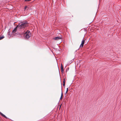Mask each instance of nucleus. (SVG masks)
<instances>
[{
    "label": "nucleus",
    "mask_w": 121,
    "mask_h": 121,
    "mask_svg": "<svg viewBox=\"0 0 121 121\" xmlns=\"http://www.w3.org/2000/svg\"><path fill=\"white\" fill-rule=\"evenodd\" d=\"M18 31L20 32L21 34H23L25 30V27L28 26V23L27 21H25L20 22L19 23L17 26Z\"/></svg>",
    "instance_id": "obj_1"
},
{
    "label": "nucleus",
    "mask_w": 121,
    "mask_h": 121,
    "mask_svg": "<svg viewBox=\"0 0 121 121\" xmlns=\"http://www.w3.org/2000/svg\"><path fill=\"white\" fill-rule=\"evenodd\" d=\"M61 96L63 97V93L62 92V88H61Z\"/></svg>",
    "instance_id": "obj_9"
},
{
    "label": "nucleus",
    "mask_w": 121,
    "mask_h": 121,
    "mask_svg": "<svg viewBox=\"0 0 121 121\" xmlns=\"http://www.w3.org/2000/svg\"><path fill=\"white\" fill-rule=\"evenodd\" d=\"M63 83H65V78L64 79V80L63 82Z\"/></svg>",
    "instance_id": "obj_11"
},
{
    "label": "nucleus",
    "mask_w": 121,
    "mask_h": 121,
    "mask_svg": "<svg viewBox=\"0 0 121 121\" xmlns=\"http://www.w3.org/2000/svg\"><path fill=\"white\" fill-rule=\"evenodd\" d=\"M31 34L30 31L27 30L24 34V37L25 38L29 39L31 36Z\"/></svg>",
    "instance_id": "obj_2"
},
{
    "label": "nucleus",
    "mask_w": 121,
    "mask_h": 121,
    "mask_svg": "<svg viewBox=\"0 0 121 121\" xmlns=\"http://www.w3.org/2000/svg\"><path fill=\"white\" fill-rule=\"evenodd\" d=\"M4 37V36H0V40L2 39H3Z\"/></svg>",
    "instance_id": "obj_8"
},
{
    "label": "nucleus",
    "mask_w": 121,
    "mask_h": 121,
    "mask_svg": "<svg viewBox=\"0 0 121 121\" xmlns=\"http://www.w3.org/2000/svg\"><path fill=\"white\" fill-rule=\"evenodd\" d=\"M61 72L63 73L64 71V69L63 67V65L62 64H61Z\"/></svg>",
    "instance_id": "obj_6"
},
{
    "label": "nucleus",
    "mask_w": 121,
    "mask_h": 121,
    "mask_svg": "<svg viewBox=\"0 0 121 121\" xmlns=\"http://www.w3.org/2000/svg\"><path fill=\"white\" fill-rule=\"evenodd\" d=\"M2 113L1 112H0V114L1 115V113Z\"/></svg>",
    "instance_id": "obj_17"
},
{
    "label": "nucleus",
    "mask_w": 121,
    "mask_h": 121,
    "mask_svg": "<svg viewBox=\"0 0 121 121\" xmlns=\"http://www.w3.org/2000/svg\"><path fill=\"white\" fill-rule=\"evenodd\" d=\"M17 31H18V28L17 26L12 31V33H15Z\"/></svg>",
    "instance_id": "obj_4"
},
{
    "label": "nucleus",
    "mask_w": 121,
    "mask_h": 121,
    "mask_svg": "<svg viewBox=\"0 0 121 121\" xmlns=\"http://www.w3.org/2000/svg\"><path fill=\"white\" fill-rule=\"evenodd\" d=\"M67 71V70H66V71Z\"/></svg>",
    "instance_id": "obj_21"
},
{
    "label": "nucleus",
    "mask_w": 121,
    "mask_h": 121,
    "mask_svg": "<svg viewBox=\"0 0 121 121\" xmlns=\"http://www.w3.org/2000/svg\"><path fill=\"white\" fill-rule=\"evenodd\" d=\"M8 34H9V33H8Z\"/></svg>",
    "instance_id": "obj_19"
},
{
    "label": "nucleus",
    "mask_w": 121,
    "mask_h": 121,
    "mask_svg": "<svg viewBox=\"0 0 121 121\" xmlns=\"http://www.w3.org/2000/svg\"><path fill=\"white\" fill-rule=\"evenodd\" d=\"M61 106V105L60 106V107Z\"/></svg>",
    "instance_id": "obj_18"
},
{
    "label": "nucleus",
    "mask_w": 121,
    "mask_h": 121,
    "mask_svg": "<svg viewBox=\"0 0 121 121\" xmlns=\"http://www.w3.org/2000/svg\"><path fill=\"white\" fill-rule=\"evenodd\" d=\"M67 71V70H66V71Z\"/></svg>",
    "instance_id": "obj_20"
},
{
    "label": "nucleus",
    "mask_w": 121,
    "mask_h": 121,
    "mask_svg": "<svg viewBox=\"0 0 121 121\" xmlns=\"http://www.w3.org/2000/svg\"><path fill=\"white\" fill-rule=\"evenodd\" d=\"M10 30H8V32H9H9H10Z\"/></svg>",
    "instance_id": "obj_16"
},
{
    "label": "nucleus",
    "mask_w": 121,
    "mask_h": 121,
    "mask_svg": "<svg viewBox=\"0 0 121 121\" xmlns=\"http://www.w3.org/2000/svg\"><path fill=\"white\" fill-rule=\"evenodd\" d=\"M1 114L0 115L1 116H3V117H4L5 118H7V117L4 115V114L2 113H1Z\"/></svg>",
    "instance_id": "obj_7"
},
{
    "label": "nucleus",
    "mask_w": 121,
    "mask_h": 121,
    "mask_svg": "<svg viewBox=\"0 0 121 121\" xmlns=\"http://www.w3.org/2000/svg\"><path fill=\"white\" fill-rule=\"evenodd\" d=\"M63 97L61 96L60 98V99H62Z\"/></svg>",
    "instance_id": "obj_14"
},
{
    "label": "nucleus",
    "mask_w": 121,
    "mask_h": 121,
    "mask_svg": "<svg viewBox=\"0 0 121 121\" xmlns=\"http://www.w3.org/2000/svg\"><path fill=\"white\" fill-rule=\"evenodd\" d=\"M31 0H25V1H31Z\"/></svg>",
    "instance_id": "obj_12"
},
{
    "label": "nucleus",
    "mask_w": 121,
    "mask_h": 121,
    "mask_svg": "<svg viewBox=\"0 0 121 121\" xmlns=\"http://www.w3.org/2000/svg\"><path fill=\"white\" fill-rule=\"evenodd\" d=\"M68 88H67V90H66V93H65V94H66V93L68 92Z\"/></svg>",
    "instance_id": "obj_13"
},
{
    "label": "nucleus",
    "mask_w": 121,
    "mask_h": 121,
    "mask_svg": "<svg viewBox=\"0 0 121 121\" xmlns=\"http://www.w3.org/2000/svg\"><path fill=\"white\" fill-rule=\"evenodd\" d=\"M62 38V37H54L53 38V39L55 40H57L58 39H60Z\"/></svg>",
    "instance_id": "obj_5"
},
{
    "label": "nucleus",
    "mask_w": 121,
    "mask_h": 121,
    "mask_svg": "<svg viewBox=\"0 0 121 121\" xmlns=\"http://www.w3.org/2000/svg\"><path fill=\"white\" fill-rule=\"evenodd\" d=\"M27 6H25L24 8V9L25 10L26 9V8H27Z\"/></svg>",
    "instance_id": "obj_10"
},
{
    "label": "nucleus",
    "mask_w": 121,
    "mask_h": 121,
    "mask_svg": "<svg viewBox=\"0 0 121 121\" xmlns=\"http://www.w3.org/2000/svg\"><path fill=\"white\" fill-rule=\"evenodd\" d=\"M65 83H63V86H65Z\"/></svg>",
    "instance_id": "obj_15"
},
{
    "label": "nucleus",
    "mask_w": 121,
    "mask_h": 121,
    "mask_svg": "<svg viewBox=\"0 0 121 121\" xmlns=\"http://www.w3.org/2000/svg\"><path fill=\"white\" fill-rule=\"evenodd\" d=\"M85 42V40L83 39H83L81 43L80 46V48H82L83 47V45L84 43Z\"/></svg>",
    "instance_id": "obj_3"
}]
</instances>
